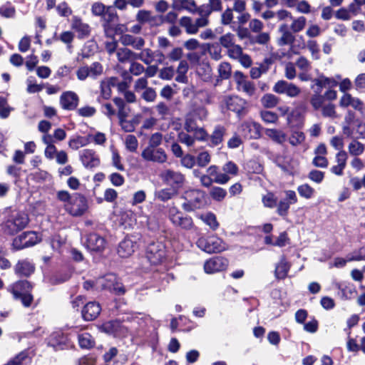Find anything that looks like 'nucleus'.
Instances as JSON below:
<instances>
[{
  "label": "nucleus",
  "instance_id": "18",
  "mask_svg": "<svg viewBox=\"0 0 365 365\" xmlns=\"http://www.w3.org/2000/svg\"><path fill=\"white\" fill-rule=\"evenodd\" d=\"M71 28L78 34L80 38L88 37L91 33L90 26L83 22L82 19L76 16L72 18Z\"/></svg>",
  "mask_w": 365,
  "mask_h": 365
},
{
  "label": "nucleus",
  "instance_id": "47",
  "mask_svg": "<svg viewBox=\"0 0 365 365\" xmlns=\"http://www.w3.org/2000/svg\"><path fill=\"white\" fill-rule=\"evenodd\" d=\"M297 192L302 197L310 199L314 196L315 190L309 185L306 183L298 186Z\"/></svg>",
  "mask_w": 365,
  "mask_h": 365
},
{
  "label": "nucleus",
  "instance_id": "22",
  "mask_svg": "<svg viewBox=\"0 0 365 365\" xmlns=\"http://www.w3.org/2000/svg\"><path fill=\"white\" fill-rule=\"evenodd\" d=\"M101 311V307L98 303L91 302L84 306L82 310V316L85 320L91 321L100 314Z\"/></svg>",
  "mask_w": 365,
  "mask_h": 365
},
{
  "label": "nucleus",
  "instance_id": "27",
  "mask_svg": "<svg viewBox=\"0 0 365 365\" xmlns=\"http://www.w3.org/2000/svg\"><path fill=\"white\" fill-rule=\"evenodd\" d=\"M104 32L106 36L113 38L115 34H125L128 31V27L125 24H119L115 27H113L110 24L106 23L103 25Z\"/></svg>",
  "mask_w": 365,
  "mask_h": 365
},
{
  "label": "nucleus",
  "instance_id": "2",
  "mask_svg": "<svg viewBox=\"0 0 365 365\" xmlns=\"http://www.w3.org/2000/svg\"><path fill=\"white\" fill-rule=\"evenodd\" d=\"M29 223V217L24 212L14 211L9 214L3 223L4 232L14 235L24 229Z\"/></svg>",
  "mask_w": 365,
  "mask_h": 365
},
{
  "label": "nucleus",
  "instance_id": "45",
  "mask_svg": "<svg viewBox=\"0 0 365 365\" xmlns=\"http://www.w3.org/2000/svg\"><path fill=\"white\" fill-rule=\"evenodd\" d=\"M223 173L222 174H226L227 178H230L233 176H236L238 173V167L237 165L232 161H229L226 163L222 168Z\"/></svg>",
  "mask_w": 365,
  "mask_h": 365
},
{
  "label": "nucleus",
  "instance_id": "43",
  "mask_svg": "<svg viewBox=\"0 0 365 365\" xmlns=\"http://www.w3.org/2000/svg\"><path fill=\"white\" fill-rule=\"evenodd\" d=\"M136 20L140 23L148 22L153 25L156 24V16H152L151 13L147 10H140L136 15Z\"/></svg>",
  "mask_w": 365,
  "mask_h": 365
},
{
  "label": "nucleus",
  "instance_id": "62",
  "mask_svg": "<svg viewBox=\"0 0 365 365\" xmlns=\"http://www.w3.org/2000/svg\"><path fill=\"white\" fill-rule=\"evenodd\" d=\"M233 8L226 9L221 15V24L222 25H230L234 19Z\"/></svg>",
  "mask_w": 365,
  "mask_h": 365
},
{
  "label": "nucleus",
  "instance_id": "53",
  "mask_svg": "<svg viewBox=\"0 0 365 365\" xmlns=\"http://www.w3.org/2000/svg\"><path fill=\"white\" fill-rule=\"evenodd\" d=\"M125 148L130 152H135L138 149V141L133 135H128L125 138Z\"/></svg>",
  "mask_w": 365,
  "mask_h": 365
},
{
  "label": "nucleus",
  "instance_id": "39",
  "mask_svg": "<svg viewBox=\"0 0 365 365\" xmlns=\"http://www.w3.org/2000/svg\"><path fill=\"white\" fill-rule=\"evenodd\" d=\"M305 134L299 130H294L288 138L289 143L294 147L302 145L305 141Z\"/></svg>",
  "mask_w": 365,
  "mask_h": 365
},
{
  "label": "nucleus",
  "instance_id": "41",
  "mask_svg": "<svg viewBox=\"0 0 365 365\" xmlns=\"http://www.w3.org/2000/svg\"><path fill=\"white\" fill-rule=\"evenodd\" d=\"M291 20L292 23L290 24V29L293 33H299L302 31L306 26L307 19L303 16H300L297 18L292 16Z\"/></svg>",
  "mask_w": 365,
  "mask_h": 365
},
{
  "label": "nucleus",
  "instance_id": "52",
  "mask_svg": "<svg viewBox=\"0 0 365 365\" xmlns=\"http://www.w3.org/2000/svg\"><path fill=\"white\" fill-rule=\"evenodd\" d=\"M220 44L227 50L235 45V36L231 33L225 34L220 38Z\"/></svg>",
  "mask_w": 365,
  "mask_h": 365
},
{
  "label": "nucleus",
  "instance_id": "64",
  "mask_svg": "<svg viewBox=\"0 0 365 365\" xmlns=\"http://www.w3.org/2000/svg\"><path fill=\"white\" fill-rule=\"evenodd\" d=\"M58 14L61 16L68 17L72 14V9L66 2H61L56 6Z\"/></svg>",
  "mask_w": 365,
  "mask_h": 365
},
{
  "label": "nucleus",
  "instance_id": "58",
  "mask_svg": "<svg viewBox=\"0 0 365 365\" xmlns=\"http://www.w3.org/2000/svg\"><path fill=\"white\" fill-rule=\"evenodd\" d=\"M219 76L222 79H227L231 76V66L229 63L222 62L218 67Z\"/></svg>",
  "mask_w": 365,
  "mask_h": 365
},
{
  "label": "nucleus",
  "instance_id": "35",
  "mask_svg": "<svg viewBox=\"0 0 365 365\" xmlns=\"http://www.w3.org/2000/svg\"><path fill=\"white\" fill-rule=\"evenodd\" d=\"M196 72L204 81H208L212 78V68L207 63H200L196 68Z\"/></svg>",
  "mask_w": 365,
  "mask_h": 365
},
{
  "label": "nucleus",
  "instance_id": "50",
  "mask_svg": "<svg viewBox=\"0 0 365 365\" xmlns=\"http://www.w3.org/2000/svg\"><path fill=\"white\" fill-rule=\"evenodd\" d=\"M153 52L150 48H145L141 51L139 53L134 55V59H139L145 64H150L153 60Z\"/></svg>",
  "mask_w": 365,
  "mask_h": 365
},
{
  "label": "nucleus",
  "instance_id": "36",
  "mask_svg": "<svg viewBox=\"0 0 365 365\" xmlns=\"http://www.w3.org/2000/svg\"><path fill=\"white\" fill-rule=\"evenodd\" d=\"M315 84L321 89L322 87L334 88L338 85V81L334 78H328L324 76H320L314 80Z\"/></svg>",
  "mask_w": 365,
  "mask_h": 365
},
{
  "label": "nucleus",
  "instance_id": "14",
  "mask_svg": "<svg viewBox=\"0 0 365 365\" xmlns=\"http://www.w3.org/2000/svg\"><path fill=\"white\" fill-rule=\"evenodd\" d=\"M227 108L236 113L239 116L244 115L246 110V101L238 96H230L225 98Z\"/></svg>",
  "mask_w": 365,
  "mask_h": 365
},
{
  "label": "nucleus",
  "instance_id": "48",
  "mask_svg": "<svg viewBox=\"0 0 365 365\" xmlns=\"http://www.w3.org/2000/svg\"><path fill=\"white\" fill-rule=\"evenodd\" d=\"M116 55L120 62H125L130 59H134L135 53L126 48H120L117 50Z\"/></svg>",
  "mask_w": 365,
  "mask_h": 365
},
{
  "label": "nucleus",
  "instance_id": "20",
  "mask_svg": "<svg viewBox=\"0 0 365 365\" xmlns=\"http://www.w3.org/2000/svg\"><path fill=\"white\" fill-rule=\"evenodd\" d=\"M160 178L171 186L178 187L182 184L184 177L182 174L171 170H165L160 173Z\"/></svg>",
  "mask_w": 365,
  "mask_h": 365
},
{
  "label": "nucleus",
  "instance_id": "19",
  "mask_svg": "<svg viewBox=\"0 0 365 365\" xmlns=\"http://www.w3.org/2000/svg\"><path fill=\"white\" fill-rule=\"evenodd\" d=\"M241 132L247 138H258L260 136V125L253 121H246L241 125Z\"/></svg>",
  "mask_w": 365,
  "mask_h": 365
},
{
  "label": "nucleus",
  "instance_id": "6",
  "mask_svg": "<svg viewBox=\"0 0 365 365\" xmlns=\"http://www.w3.org/2000/svg\"><path fill=\"white\" fill-rule=\"evenodd\" d=\"M95 286L97 288L107 289L116 294L124 293V288L117 279L115 275L110 274L96 280Z\"/></svg>",
  "mask_w": 365,
  "mask_h": 365
},
{
  "label": "nucleus",
  "instance_id": "34",
  "mask_svg": "<svg viewBox=\"0 0 365 365\" xmlns=\"http://www.w3.org/2000/svg\"><path fill=\"white\" fill-rule=\"evenodd\" d=\"M34 271V267L27 261L19 262L15 267V272L17 274L29 276Z\"/></svg>",
  "mask_w": 365,
  "mask_h": 365
},
{
  "label": "nucleus",
  "instance_id": "38",
  "mask_svg": "<svg viewBox=\"0 0 365 365\" xmlns=\"http://www.w3.org/2000/svg\"><path fill=\"white\" fill-rule=\"evenodd\" d=\"M198 217L208 225L212 230H215L219 227L217 217L212 212H206L198 215Z\"/></svg>",
  "mask_w": 365,
  "mask_h": 365
},
{
  "label": "nucleus",
  "instance_id": "56",
  "mask_svg": "<svg viewBox=\"0 0 365 365\" xmlns=\"http://www.w3.org/2000/svg\"><path fill=\"white\" fill-rule=\"evenodd\" d=\"M16 10L10 3H6L0 6V15L5 18H13L15 16Z\"/></svg>",
  "mask_w": 365,
  "mask_h": 365
},
{
  "label": "nucleus",
  "instance_id": "12",
  "mask_svg": "<svg viewBox=\"0 0 365 365\" xmlns=\"http://www.w3.org/2000/svg\"><path fill=\"white\" fill-rule=\"evenodd\" d=\"M228 266V261L221 257H215L207 260L204 264L205 272L207 274L225 270Z\"/></svg>",
  "mask_w": 365,
  "mask_h": 365
},
{
  "label": "nucleus",
  "instance_id": "10",
  "mask_svg": "<svg viewBox=\"0 0 365 365\" xmlns=\"http://www.w3.org/2000/svg\"><path fill=\"white\" fill-rule=\"evenodd\" d=\"M234 78L239 91L245 93L249 96H254L256 93V88L253 82L247 79L246 76L240 71H236Z\"/></svg>",
  "mask_w": 365,
  "mask_h": 365
},
{
  "label": "nucleus",
  "instance_id": "29",
  "mask_svg": "<svg viewBox=\"0 0 365 365\" xmlns=\"http://www.w3.org/2000/svg\"><path fill=\"white\" fill-rule=\"evenodd\" d=\"M290 267L291 264L284 258H282L275 267V277L278 279L286 278Z\"/></svg>",
  "mask_w": 365,
  "mask_h": 365
},
{
  "label": "nucleus",
  "instance_id": "25",
  "mask_svg": "<svg viewBox=\"0 0 365 365\" xmlns=\"http://www.w3.org/2000/svg\"><path fill=\"white\" fill-rule=\"evenodd\" d=\"M185 129L188 133H193V138L197 140H205L207 137V134L205 130L202 128H198L194 123L190 122V119L186 120L185 124Z\"/></svg>",
  "mask_w": 365,
  "mask_h": 365
},
{
  "label": "nucleus",
  "instance_id": "26",
  "mask_svg": "<svg viewBox=\"0 0 365 365\" xmlns=\"http://www.w3.org/2000/svg\"><path fill=\"white\" fill-rule=\"evenodd\" d=\"M172 7L178 11L186 10L192 14L195 13L197 10L194 0H173Z\"/></svg>",
  "mask_w": 365,
  "mask_h": 365
},
{
  "label": "nucleus",
  "instance_id": "13",
  "mask_svg": "<svg viewBox=\"0 0 365 365\" xmlns=\"http://www.w3.org/2000/svg\"><path fill=\"white\" fill-rule=\"evenodd\" d=\"M339 105L341 107L351 106L358 110L365 119V106L359 98L352 97L349 93H344L339 101Z\"/></svg>",
  "mask_w": 365,
  "mask_h": 365
},
{
  "label": "nucleus",
  "instance_id": "9",
  "mask_svg": "<svg viewBox=\"0 0 365 365\" xmlns=\"http://www.w3.org/2000/svg\"><path fill=\"white\" fill-rule=\"evenodd\" d=\"M66 210L73 216L82 215L87 210V200L80 194H74L72 196V200L68 204L65 205Z\"/></svg>",
  "mask_w": 365,
  "mask_h": 365
},
{
  "label": "nucleus",
  "instance_id": "40",
  "mask_svg": "<svg viewBox=\"0 0 365 365\" xmlns=\"http://www.w3.org/2000/svg\"><path fill=\"white\" fill-rule=\"evenodd\" d=\"M120 224L125 229L133 228L134 225H136V219L135 218L134 214L131 212L123 213L120 215Z\"/></svg>",
  "mask_w": 365,
  "mask_h": 365
},
{
  "label": "nucleus",
  "instance_id": "8",
  "mask_svg": "<svg viewBox=\"0 0 365 365\" xmlns=\"http://www.w3.org/2000/svg\"><path fill=\"white\" fill-rule=\"evenodd\" d=\"M146 257L153 264H158L165 257V247L161 242L150 243L146 250Z\"/></svg>",
  "mask_w": 365,
  "mask_h": 365
},
{
  "label": "nucleus",
  "instance_id": "5",
  "mask_svg": "<svg viewBox=\"0 0 365 365\" xmlns=\"http://www.w3.org/2000/svg\"><path fill=\"white\" fill-rule=\"evenodd\" d=\"M41 237L35 232H24L13 240L12 247L16 250H23L38 243Z\"/></svg>",
  "mask_w": 365,
  "mask_h": 365
},
{
  "label": "nucleus",
  "instance_id": "4",
  "mask_svg": "<svg viewBox=\"0 0 365 365\" xmlns=\"http://www.w3.org/2000/svg\"><path fill=\"white\" fill-rule=\"evenodd\" d=\"M197 247L207 253L220 252L227 249V244L216 236L201 237L197 241Z\"/></svg>",
  "mask_w": 365,
  "mask_h": 365
},
{
  "label": "nucleus",
  "instance_id": "60",
  "mask_svg": "<svg viewBox=\"0 0 365 365\" xmlns=\"http://www.w3.org/2000/svg\"><path fill=\"white\" fill-rule=\"evenodd\" d=\"M322 113L324 117L335 118L337 117L335 110V106L332 103H328L322 107Z\"/></svg>",
  "mask_w": 365,
  "mask_h": 365
},
{
  "label": "nucleus",
  "instance_id": "21",
  "mask_svg": "<svg viewBox=\"0 0 365 365\" xmlns=\"http://www.w3.org/2000/svg\"><path fill=\"white\" fill-rule=\"evenodd\" d=\"M86 245L91 251L100 252L105 248L106 241L101 236L96 233H92L88 235Z\"/></svg>",
  "mask_w": 365,
  "mask_h": 365
},
{
  "label": "nucleus",
  "instance_id": "31",
  "mask_svg": "<svg viewBox=\"0 0 365 365\" xmlns=\"http://www.w3.org/2000/svg\"><path fill=\"white\" fill-rule=\"evenodd\" d=\"M207 172L210 177H214L213 180L217 184L224 185L229 181V178H227L226 174H222L218 171V168L216 165L210 166Z\"/></svg>",
  "mask_w": 365,
  "mask_h": 365
},
{
  "label": "nucleus",
  "instance_id": "7",
  "mask_svg": "<svg viewBox=\"0 0 365 365\" xmlns=\"http://www.w3.org/2000/svg\"><path fill=\"white\" fill-rule=\"evenodd\" d=\"M204 192L198 190H192L185 193L186 202L182 203V207L186 211H192L198 209L203 205Z\"/></svg>",
  "mask_w": 365,
  "mask_h": 365
},
{
  "label": "nucleus",
  "instance_id": "23",
  "mask_svg": "<svg viewBox=\"0 0 365 365\" xmlns=\"http://www.w3.org/2000/svg\"><path fill=\"white\" fill-rule=\"evenodd\" d=\"M120 43L124 46H131L135 49L140 50L145 45V41L142 37L133 36L130 34H123L120 38Z\"/></svg>",
  "mask_w": 365,
  "mask_h": 365
},
{
  "label": "nucleus",
  "instance_id": "57",
  "mask_svg": "<svg viewBox=\"0 0 365 365\" xmlns=\"http://www.w3.org/2000/svg\"><path fill=\"white\" fill-rule=\"evenodd\" d=\"M262 201L264 207L273 208L277 205V198L272 192H267L262 196Z\"/></svg>",
  "mask_w": 365,
  "mask_h": 365
},
{
  "label": "nucleus",
  "instance_id": "49",
  "mask_svg": "<svg viewBox=\"0 0 365 365\" xmlns=\"http://www.w3.org/2000/svg\"><path fill=\"white\" fill-rule=\"evenodd\" d=\"M225 134V129L222 127H216L210 136L212 145H217L222 143Z\"/></svg>",
  "mask_w": 365,
  "mask_h": 365
},
{
  "label": "nucleus",
  "instance_id": "17",
  "mask_svg": "<svg viewBox=\"0 0 365 365\" xmlns=\"http://www.w3.org/2000/svg\"><path fill=\"white\" fill-rule=\"evenodd\" d=\"M118 86L119 89H123L125 87V83H118L116 78L111 77L106 78L101 82V95L105 99H108L111 96V87Z\"/></svg>",
  "mask_w": 365,
  "mask_h": 365
},
{
  "label": "nucleus",
  "instance_id": "15",
  "mask_svg": "<svg viewBox=\"0 0 365 365\" xmlns=\"http://www.w3.org/2000/svg\"><path fill=\"white\" fill-rule=\"evenodd\" d=\"M80 159L86 168H93L100 164V159L96 152L91 149H84L80 153Z\"/></svg>",
  "mask_w": 365,
  "mask_h": 365
},
{
  "label": "nucleus",
  "instance_id": "24",
  "mask_svg": "<svg viewBox=\"0 0 365 365\" xmlns=\"http://www.w3.org/2000/svg\"><path fill=\"white\" fill-rule=\"evenodd\" d=\"M135 245L133 241L128 238L122 240L118 247V254L120 257H128L135 251Z\"/></svg>",
  "mask_w": 365,
  "mask_h": 365
},
{
  "label": "nucleus",
  "instance_id": "46",
  "mask_svg": "<svg viewBox=\"0 0 365 365\" xmlns=\"http://www.w3.org/2000/svg\"><path fill=\"white\" fill-rule=\"evenodd\" d=\"M178 19V14L174 11H170L165 16H157L155 25H161L166 22L173 24Z\"/></svg>",
  "mask_w": 365,
  "mask_h": 365
},
{
  "label": "nucleus",
  "instance_id": "44",
  "mask_svg": "<svg viewBox=\"0 0 365 365\" xmlns=\"http://www.w3.org/2000/svg\"><path fill=\"white\" fill-rule=\"evenodd\" d=\"M207 110L204 107H198L189 114L186 120L190 119V122L193 123L195 120H203L207 118Z\"/></svg>",
  "mask_w": 365,
  "mask_h": 365
},
{
  "label": "nucleus",
  "instance_id": "11",
  "mask_svg": "<svg viewBox=\"0 0 365 365\" xmlns=\"http://www.w3.org/2000/svg\"><path fill=\"white\" fill-rule=\"evenodd\" d=\"M272 89L273 91L277 93L286 94L291 98L297 96L301 92V90L298 86L284 80L278 81L274 84Z\"/></svg>",
  "mask_w": 365,
  "mask_h": 365
},
{
  "label": "nucleus",
  "instance_id": "51",
  "mask_svg": "<svg viewBox=\"0 0 365 365\" xmlns=\"http://www.w3.org/2000/svg\"><path fill=\"white\" fill-rule=\"evenodd\" d=\"M79 345L82 348L90 349L94 345V341L88 333H83L78 336Z\"/></svg>",
  "mask_w": 365,
  "mask_h": 365
},
{
  "label": "nucleus",
  "instance_id": "32",
  "mask_svg": "<svg viewBox=\"0 0 365 365\" xmlns=\"http://www.w3.org/2000/svg\"><path fill=\"white\" fill-rule=\"evenodd\" d=\"M172 224L184 230H191L194 227L192 219L189 216L183 215L182 212L180 214V216L175 217V221Z\"/></svg>",
  "mask_w": 365,
  "mask_h": 365
},
{
  "label": "nucleus",
  "instance_id": "54",
  "mask_svg": "<svg viewBox=\"0 0 365 365\" xmlns=\"http://www.w3.org/2000/svg\"><path fill=\"white\" fill-rule=\"evenodd\" d=\"M210 195L216 201H222L227 195L225 189L220 187H213L210 191Z\"/></svg>",
  "mask_w": 365,
  "mask_h": 365
},
{
  "label": "nucleus",
  "instance_id": "30",
  "mask_svg": "<svg viewBox=\"0 0 365 365\" xmlns=\"http://www.w3.org/2000/svg\"><path fill=\"white\" fill-rule=\"evenodd\" d=\"M91 11L95 16L108 15L110 20H113L117 16L116 14L111 11L110 8L106 9V6L100 2H96L92 5Z\"/></svg>",
  "mask_w": 365,
  "mask_h": 365
},
{
  "label": "nucleus",
  "instance_id": "59",
  "mask_svg": "<svg viewBox=\"0 0 365 365\" xmlns=\"http://www.w3.org/2000/svg\"><path fill=\"white\" fill-rule=\"evenodd\" d=\"M321 89L316 91V93L311 98V104L315 110H318L322 107L324 97L320 94Z\"/></svg>",
  "mask_w": 365,
  "mask_h": 365
},
{
  "label": "nucleus",
  "instance_id": "1",
  "mask_svg": "<svg viewBox=\"0 0 365 365\" xmlns=\"http://www.w3.org/2000/svg\"><path fill=\"white\" fill-rule=\"evenodd\" d=\"M163 143V135L160 133L152 134L148 145L142 150L140 157L146 163L164 164L168 162V155L165 149L160 147Z\"/></svg>",
  "mask_w": 365,
  "mask_h": 365
},
{
  "label": "nucleus",
  "instance_id": "3",
  "mask_svg": "<svg viewBox=\"0 0 365 365\" xmlns=\"http://www.w3.org/2000/svg\"><path fill=\"white\" fill-rule=\"evenodd\" d=\"M32 286L26 280H20L11 284L9 290L16 299H20L24 307L31 306L33 296L31 294Z\"/></svg>",
  "mask_w": 365,
  "mask_h": 365
},
{
  "label": "nucleus",
  "instance_id": "16",
  "mask_svg": "<svg viewBox=\"0 0 365 365\" xmlns=\"http://www.w3.org/2000/svg\"><path fill=\"white\" fill-rule=\"evenodd\" d=\"M78 96L73 91L63 92L60 97V104L65 110H73L78 104Z\"/></svg>",
  "mask_w": 365,
  "mask_h": 365
},
{
  "label": "nucleus",
  "instance_id": "61",
  "mask_svg": "<svg viewBox=\"0 0 365 365\" xmlns=\"http://www.w3.org/2000/svg\"><path fill=\"white\" fill-rule=\"evenodd\" d=\"M307 47L311 52L312 57L315 59H319V48L317 42L314 40H309L307 43Z\"/></svg>",
  "mask_w": 365,
  "mask_h": 365
},
{
  "label": "nucleus",
  "instance_id": "37",
  "mask_svg": "<svg viewBox=\"0 0 365 365\" xmlns=\"http://www.w3.org/2000/svg\"><path fill=\"white\" fill-rule=\"evenodd\" d=\"M188 68V63L186 61L182 60L179 63L177 68L176 81L183 83H187V78L186 73H187Z\"/></svg>",
  "mask_w": 365,
  "mask_h": 365
},
{
  "label": "nucleus",
  "instance_id": "42",
  "mask_svg": "<svg viewBox=\"0 0 365 365\" xmlns=\"http://www.w3.org/2000/svg\"><path fill=\"white\" fill-rule=\"evenodd\" d=\"M349 153L353 156H359L365 150V146L363 143L356 140H352L348 145Z\"/></svg>",
  "mask_w": 365,
  "mask_h": 365
},
{
  "label": "nucleus",
  "instance_id": "33",
  "mask_svg": "<svg viewBox=\"0 0 365 365\" xmlns=\"http://www.w3.org/2000/svg\"><path fill=\"white\" fill-rule=\"evenodd\" d=\"M179 24L185 29L187 34L193 35L197 33L195 21L189 16H182L179 20Z\"/></svg>",
  "mask_w": 365,
  "mask_h": 365
},
{
  "label": "nucleus",
  "instance_id": "63",
  "mask_svg": "<svg viewBox=\"0 0 365 365\" xmlns=\"http://www.w3.org/2000/svg\"><path fill=\"white\" fill-rule=\"evenodd\" d=\"M88 140L83 137H78L76 138L71 139L68 142V146L73 150H78V148L86 145Z\"/></svg>",
  "mask_w": 365,
  "mask_h": 365
},
{
  "label": "nucleus",
  "instance_id": "55",
  "mask_svg": "<svg viewBox=\"0 0 365 365\" xmlns=\"http://www.w3.org/2000/svg\"><path fill=\"white\" fill-rule=\"evenodd\" d=\"M262 104L266 108H273L278 103V98L273 94H265L261 99Z\"/></svg>",
  "mask_w": 365,
  "mask_h": 365
},
{
  "label": "nucleus",
  "instance_id": "28",
  "mask_svg": "<svg viewBox=\"0 0 365 365\" xmlns=\"http://www.w3.org/2000/svg\"><path fill=\"white\" fill-rule=\"evenodd\" d=\"M264 133L272 140L280 145L284 144L287 140V134L282 130L267 128Z\"/></svg>",
  "mask_w": 365,
  "mask_h": 365
}]
</instances>
